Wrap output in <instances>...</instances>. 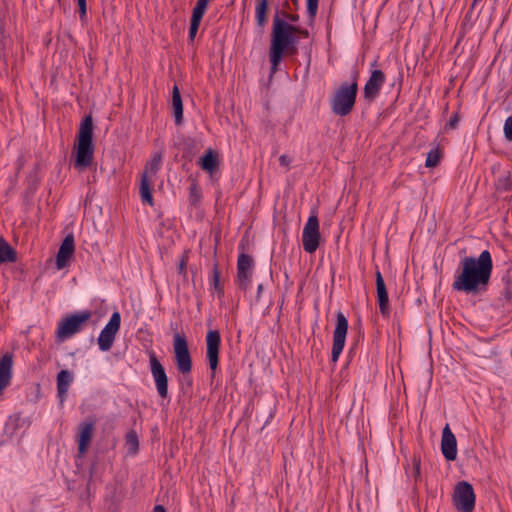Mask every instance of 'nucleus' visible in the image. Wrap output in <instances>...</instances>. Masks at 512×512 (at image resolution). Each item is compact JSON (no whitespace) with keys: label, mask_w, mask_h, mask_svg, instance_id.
Segmentation results:
<instances>
[{"label":"nucleus","mask_w":512,"mask_h":512,"mask_svg":"<svg viewBox=\"0 0 512 512\" xmlns=\"http://www.w3.org/2000/svg\"><path fill=\"white\" fill-rule=\"evenodd\" d=\"M492 270L493 261L488 250L482 251L478 257L465 256L455 271L452 288L466 294H482L488 289Z\"/></svg>","instance_id":"1"},{"label":"nucleus","mask_w":512,"mask_h":512,"mask_svg":"<svg viewBox=\"0 0 512 512\" xmlns=\"http://www.w3.org/2000/svg\"><path fill=\"white\" fill-rule=\"evenodd\" d=\"M13 356L6 353L0 360V395L10 385L12 379Z\"/></svg>","instance_id":"20"},{"label":"nucleus","mask_w":512,"mask_h":512,"mask_svg":"<svg viewBox=\"0 0 512 512\" xmlns=\"http://www.w3.org/2000/svg\"><path fill=\"white\" fill-rule=\"evenodd\" d=\"M153 178L147 176V172H142L140 181V197L143 203L150 206L154 205V199L152 195Z\"/></svg>","instance_id":"22"},{"label":"nucleus","mask_w":512,"mask_h":512,"mask_svg":"<svg viewBox=\"0 0 512 512\" xmlns=\"http://www.w3.org/2000/svg\"><path fill=\"white\" fill-rule=\"evenodd\" d=\"M127 451L130 455H135L139 450L138 435L134 430L129 431L125 437Z\"/></svg>","instance_id":"27"},{"label":"nucleus","mask_w":512,"mask_h":512,"mask_svg":"<svg viewBox=\"0 0 512 512\" xmlns=\"http://www.w3.org/2000/svg\"><path fill=\"white\" fill-rule=\"evenodd\" d=\"M502 281L505 284L502 290V295L505 300L510 301L512 299V280L509 275H505L503 276Z\"/></svg>","instance_id":"33"},{"label":"nucleus","mask_w":512,"mask_h":512,"mask_svg":"<svg viewBox=\"0 0 512 512\" xmlns=\"http://www.w3.org/2000/svg\"><path fill=\"white\" fill-rule=\"evenodd\" d=\"M279 164L289 169L291 164V158L287 154H283L279 157Z\"/></svg>","instance_id":"42"},{"label":"nucleus","mask_w":512,"mask_h":512,"mask_svg":"<svg viewBox=\"0 0 512 512\" xmlns=\"http://www.w3.org/2000/svg\"><path fill=\"white\" fill-rule=\"evenodd\" d=\"M172 109L175 119V124L180 125L183 122V102L180 94V90L177 85H174L172 89Z\"/></svg>","instance_id":"23"},{"label":"nucleus","mask_w":512,"mask_h":512,"mask_svg":"<svg viewBox=\"0 0 512 512\" xmlns=\"http://www.w3.org/2000/svg\"><path fill=\"white\" fill-rule=\"evenodd\" d=\"M209 0H197L196 5L194 6L192 10V15L197 18H203L207 6H208Z\"/></svg>","instance_id":"31"},{"label":"nucleus","mask_w":512,"mask_h":512,"mask_svg":"<svg viewBox=\"0 0 512 512\" xmlns=\"http://www.w3.org/2000/svg\"><path fill=\"white\" fill-rule=\"evenodd\" d=\"M319 219L316 214H311L303 228L302 244L307 253H314L320 242Z\"/></svg>","instance_id":"8"},{"label":"nucleus","mask_w":512,"mask_h":512,"mask_svg":"<svg viewBox=\"0 0 512 512\" xmlns=\"http://www.w3.org/2000/svg\"><path fill=\"white\" fill-rule=\"evenodd\" d=\"M454 500L456 508L461 512H473L475 493L472 485L466 481L459 482L455 487Z\"/></svg>","instance_id":"10"},{"label":"nucleus","mask_w":512,"mask_h":512,"mask_svg":"<svg viewBox=\"0 0 512 512\" xmlns=\"http://www.w3.org/2000/svg\"><path fill=\"white\" fill-rule=\"evenodd\" d=\"M94 422L93 421H84L79 425V433L77 436L78 443V452L79 454H84L87 452L91 440L94 434Z\"/></svg>","instance_id":"18"},{"label":"nucleus","mask_w":512,"mask_h":512,"mask_svg":"<svg viewBox=\"0 0 512 512\" xmlns=\"http://www.w3.org/2000/svg\"><path fill=\"white\" fill-rule=\"evenodd\" d=\"M496 190L499 192H508L512 190V178L510 172L498 177L495 183Z\"/></svg>","instance_id":"28"},{"label":"nucleus","mask_w":512,"mask_h":512,"mask_svg":"<svg viewBox=\"0 0 512 512\" xmlns=\"http://www.w3.org/2000/svg\"><path fill=\"white\" fill-rule=\"evenodd\" d=\"M459 121H460L459 112L453 113L450 120L446 123L445 129L449 130V129L457 128Z\"/></svg>","instance_id":"39"},{"label":"nucleus","mask_w":512,"mask_h":512,"mask_svg":"<svg viewBox=\"0 0 512 512\" xmlns=\"http://www.w3.org/2000/svg\"><path fill=\"white\" fill-rule=\"evenodd\" d=\"M318 3L319 0H306L307 13L311 22H313L316 18L318 12Z\"/></svg>","instance_id":"35"},{"label":"nucleus","mask_w":512,"mask_h":512,"mask_svg":"<svg viewBox=\"0 0 512 512\" xmlns=\"http://www.w3.org/2000/svg\"><path fill=\"white\" fill-rule=\"evenodd\" d=\"M269 10L268 0H258L255 8V19L259 27L267 24V13Z\"/></svg>","instance_id":"25"},{"label":"nucleus","mask_w":512,"mask_h":512,"mask_svg":"<svg viewBox=\"0 0 512 512\" xmlns=\"http://www.w3.org/2000/svg\"><path fill=\"white\" fill-rule=\"evenodd\" d=\"M75 252V240L72 233L68 234L62 241L57 256L56 266L58 269L65 268Z\"/></svg>","instance_id":"16"},{"label":"nucleus","mask_w":512,"mask_h":512,"mask_svg":"<svg viewBox=\"0 0 512 512\" xmlns=\"http://www.w3.org/2000/svg\"><path fill=\"white\" fill-rule=\"evenodd\" d=\"M221 345V335L218 330H209L206 334V358L211 370V378L216 375L219 364V350Z\"/></svg>","instance_id":"12"},{"label":"nucleus","mask_w":512,"mask_h":512,"mask_svg":"<svg viewBox=\"0 0 512 512\" xmlns=\"http://www.w3.org/2000/svg\"><path fill=\"white\" fill-rule=\"evenodd\" d=\"M149 364L158 395L162 399L169 398L167 374L164 366L153 351L149 354Z\"/></svg>","instance_id":"9"},{"label":"nucleus","mask_w":512,"mask_h":512,"mask_svg":"<svg viewBox=\"0 0 512 512\" xmlns=\"http://www.w3.org/2000/svg\"><path fill=\"white\" fill-rule=\"evenodd\" d=\"M386 81V75L382 70L374 69L363 88V98L367 103H372L380 94Z\"/></svg>","instance_id":"13"},{"label":"nucleus","mask_w":512,"mask_h":512,"mask_svg":"<svg viewBox=\"0 0 512 512\" xmlns=\"http://www.w3.org/2000/svg\"><path fill=\"white\" fill-rule=\"evenodd\" d=\"M281 19H284L288 23H296L299 21V15L296 13H288L287 11H279Z\"/></svg>","instance_id":"37"},{"label":"nucleus","mask_w":512,"mask_h":512,"mask_svg":"<svg viewBox=\"0 0 512 512\" xmlns=\"http://www.w3.org/2000/svg\"><path fill=\"white\" fill-rule=\"evenodd\" d=\"M254 267L252 256L241 253L237 260V277L236 281L241 290L246 291L249 287Z\"/></svg>","instance_id":"14"},{"label":"nucleus","mask_w":512,"mask_h":512,"mask_svg":"<svg viewBox=\"0 0 512 512\" xmlns=\"http://www.w3.org/2000/svg\"><path fill=\"white\" fill-rule=\"evenodd\" d=\"M197 163L203 171L213 176V174L219 170L220 166L218 152L212 148H208Z\"/></svg>","instance_id":"19"},{"label":"nucleus","mask_w":512,"mask_h":512,"mask_svg":"<svg viewBox=\"0 0 512 512\" xmlns=\"http://www.w3.org/2000/svg\"><path fill=\"white\" fill-rule=\"evenodd\" d=\"M504 136L508 141H512V116H509L504 123Z\"/></svg>","instance_id":"38"},{"label":"nucleus","mask_w":512,"mask_h":512,"mask_svg":"<svg viewBox=\"0 0 512 512\" xmlns=\"http://www.w3.org/2000/svg\"><path fill=\"white\" fill-rule=\"evenodd\" d=\"M56 381L57 397L60 405L62 406L67 398L69 387L73 382V374L70 371L63 369L58 372Z\"/></svg>","instance_id":"21"},{"label":"nucleus","mask_w":512,"mask_h":512,"mask_svg":"<svg viewBox=\"0 0 512 512\" xmlns=\"http://www.w3.org/2000/svg\"><path fill=\"white\" fill-rule=\"evenodd\" d=\"M293 4L294 10H298L299 8V0H289Z\"/></svg>","instance_id":"47"},{"label":"nucleus","mask_w":512,"mask_h":512,"mask_svg":"<svg viewBox=\"0 0 512 512\" xmlns=\"http://www.w3.org/2000/svg\"><path fill=\"white\" fill-rule=\"evenodd\" d=\"M283 8L290 9L289 0H285L282 4Z\"/></svg>","instance_id":"48"},{"label":"nucleus","mask_w":512,"mask_h":512,"mask_svg":"<svg viewBox=\"0 0 512 512\" xmlns=\"http://www.w3.org/2000/svg\"><path fill=\"white\" fill-rule=\"evenodd\" d=\"M16 260V250L3 237H0V264L14 263Z\"/></svg>","instance_id":"24"},{"label":"nucleus","mask_w":512,"mask_h":512,"mask_svg":"<svg viewBox=\"0 0 512 512\" xmlns=\"http://www.w3.org/2000/svg\"><path fill=\"white\" fill-rule=\"evenodd\" d=\"M187 261H188V255H187V253H185L181 257L180 262H179V266H178V273L179 274H181V275H185L186 274Z\"/></svg>","instance_id":"40"},{"label":"nucleus","mask_w":512,"mask_h":512,"mask_svg":"<svg viewBox=\"0 0 512 512\" xmlns=\"http://www.w3.org/2000/svg\"><path fill=\"white\" fill-rule=\"evenodd\" d=\"M262 291H263V285L259 284L258 287H257V295H256V301L257 302L260 300Z\"/></svg>","instance_id":"45"},{"label":"nucleus","mask_w":512,"mask_h":512,"mask_svg":"<svg viewBox=\"0 0 512 512\" xmlns=\"http://www.w3.org/2000/svg\"><path fill=\"white\" fill-rule=\"evenodd\" d=\"M121 315L118 311L112 313L110 320L100 332L98 337V346L101 351H108L111 349L116 334L120 329Z\"/></svg>","instance_id":"11"},{"label":"nucleus","mask_w":512,"mask_h":512,"mask_svg":"<svg viewBox=\"0 0 512 512\" xmlns=\"http://www.w3.org/2000/svg\"><path fill=\"white\" fill-rule=\"evenodd\" d=\"M377 60H374L372 63H371V67H374V66H377Z\"/></svg>","instance_id":"49"},{"label":"nucleus","mask_w":512,"mask_h":512,"mask_svg":"<svg viewBox=\"0 0 512 512\" xmlns=\"http://www.w3.org/2000/svg\"><path fill=\"white\" fill-rule=\"evenodd\" d=\"M74 167L83 170L92 164L94 156L93 119L91 115L84 117L80 124L75 143Z\"/></svg>","instance_id":"4"},{"label":"nucleus","mask_w":512,"mask_h":512,"mask_svg":"<svg viewBox=\"0 0 512 512\" xmlns=\"http://www.w3.org/2000/svg\"><path fill=\"white\" fill-rule=\"evenodd\" d=\"M161 163V153H155L152 156V158L146 163L145 170L143 172H147V176H149L150 178H154L160 169Z\"/></svg>","instance_id":"26"},{"label":"nucleus","mask_w":512,"mask_h":512,"mask_svg":"<svg viewBox=\"0 0 512 512\" xmlns=\"http://www.w3.org/2000/svg\"><path fill=\"white\" fill-rule=\"evenodd\" d=\"M214 291L216 292L217 296L219 299H222L224 297V287L223 286H220V287H216V288H213Z\"/></svg>","instance_id":"44"},{"label":"nucleus","mask_w":512,"mask_h":512,"mask_svg":"<svg viewBox=\"0 0 512 512\" xmlns=\"http://www.w3.org/2000/svg\"><path fill=\"white\" fill-rule=\"evenodd\" d=\"M348 331V320L345 315L338 311L336 313V325L333 331V344L331 350V361L336 363L342 353Z\"/></svg>","instance_id":"7"},{"label":"nucleus","mask_w":512,"mask_h":512,"mask_svg":"<svg viewBox=\"0 0 512 512\" xmlns=\"http://www.w3.org/2000/svg\"><path fill=\"white\" fill-rule=\"evenodd\" d=\"M92 317L90 310L69 314L63 317L56 329V338L60 341L71 338L73 335L81 332Z\"/></svg>","instance_id":"5"},{"label":"nucleus","mask_w":512,"mask_h":512,"mask_svg":"<svg viewBox=\"0 0 512 512\" xmlns=\"http://www.w3.org/2000/svg\"><path fill=\"white\" fill-rule=\"evenodd\" d=\"M201 20H202L201 18H197V17L191 16L190 27H189V35H188L190 41H194L195 36H196V34L198 32V29H199Z\"/></svg>","instance_id":"34"},{"label":"nucleus","mask_w":512,"mask_h":512,"mask_svg":"<svg viewBox=\"0 0 512 512\" xmlns=\"http://www.w3.org/2000/svg\"><path fill=\"white\" fill-rule=\"evenodd\" d=\"M441 451L447 461H454L457 457V440L449 424L442 431Z\"/></svg>","instance_id":"15"},{"label":"nucleus","mask_w":512,"mask_h":512,"mask_svg":"<svg viewBox=\"0 0 512 512\" xmlns=\"http://www.w3.org/2000/svg\"><path fill=\"white\" fill-rule=\"evenodd\" d=\"M421 474V460L420 457L414 456L413 457V470H412V477L415 478L417 481L418 478H420Z\"/></svg>","instance_id":"36"},{"label":"nucleus","mask_w":512,"mask_h":512,"mask_svg":"<svg viewBox=\"0 0 512 512\" xmlns=\"http://www.w3.org/2000/svg\"><path fill=\"white\" fill-rule=\"evenodd\" d=\"M221 272L219 270V264L217 261L213 263L212 275L210 278V284L213 288L223 286L220 280Z\"/></svg>","instance_id":"32"},{"label":"nucleus","mask_w":512,"mask_h":512,"mask_svg":"<svg viewBox=\"0 0 512 512\" xmlns=\"http://www.w3.org/2000/svg\"><path fill=\"white\" fill-rule=\"evenodd\" d=\"M202 192L195 180L192 181L189 187V201L194 207H197L201 201Z\"/></svg>","instance_id":"29"},{"label":"nucleus","mask_w":512,"mask_h":512,"mask_svg":"<svg viewBox=\"0 0 512 512\" xmlns=\"http://www.w3.org/2000/svg\"><path fill=\"white\" fill-rule=\"evenodd\" d=\"M153 512H166V510L162 505H156L153 509Z\"/></svg>","instance_id":"46"},{"label":"nucleus","mask_w":512,"mask_h":512,"mask_svg":"<svg viewBox=\"0 0 512 512\" xmlns=\"http://www.w3.org/2000/svg\"><path fill=\"white\" fill-rule=\"evenodd\" d=\"M440 159H441V152H440V150L438 148L431 149L427 153V157H426V160H425V166L427 168L436 167L439 164Z\"/></svg>","instance_id":"30"},{"label":"nucleus","mask_w":512,"mask_h":512,"mask_svg":"<svg viewBox=\"0 0 512 512\" xmlns=\"http://www.w3.org/2000/svg\"><path fill=\"white\" fill-rule=\"evenodd\" d=\"M294 28H295L294 35L298 34L305 38L309 37V31L307 29H304V28H302L300 26H296V25H294Z\"/></svg>","instance_id":"43"},{"label":"nucleus","mask_w":512,"mask_h":512,"mask_svg":"<svg viewBox=\"0 0 512 512\" xmlns=\"http://www.w3.org/2000/svg\"><path fill=\"white\" fill-rule=\"evenodd\" d=\"M294 30V25L281 19L279 9H276L273 17L269 48L272 74L278 71L284 55L294 56L297 54L298 38L294 35Z\"/></svg>","instance_id":"2"},{"label":"nucleus","mask_w":512,"mask_h":512,"mask_svg":"<svg viewBox=\"0 0 512 512\" xmlns=\"http://www.w3.org/2000/svg\"><path fill=\"white\" fill-rule=\"evenodd\" d=\"M375 278H376L377 303L379 306L380 313L383 317H389L390 306H389L388 291L386 288L384 278L379 270L376 271Z\"/></svg>","instance_id":"17"},{"label":"nucleus","mask_w":512,"mask_h":512,"mask_svg":"<svg viewBox=\"0 0 512 512\" xmlns=\"http://www.w3.org/2000/svg\"><path fill=\"white\" fill-rule=\"evenodd\" d=\"M173 349L176 368L182 375L189 374L192 370V358L188 342L183 333H175L173 337Z\"/></svg>","instance_id":"6"},{"label":"nucleus","mask_w":512,"mask_h":512,"mask_svg":"<svg viewBox=\"0 0 512 512\" xmlns=\"http://www.w3.org/2000/svg\"><path fill=\"white\" fill-rule=\"evenodd\" d=\"M78 7H79V14L81 20L86 18L87 15V2L86 0H77Z\"/></svg>","instance_id":"41"},{"label":"nucleus","mask_w":512,"mask_h":512,"mask_svg":"<svg viewBox=\"0 0 512 512\" xmlns=\"http://www.w3.org/2000/svg\"><path fill=\"white\" fill-rule=\"evenodd\" d=\"M359 71L353 69L350 82H342L330 99L332 112L340 117L349 115L354 109L358 93Z\"/></svg>","instance_id":"3"}]
</instances>
